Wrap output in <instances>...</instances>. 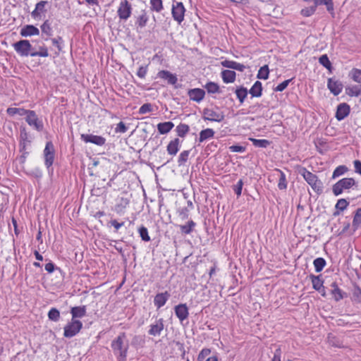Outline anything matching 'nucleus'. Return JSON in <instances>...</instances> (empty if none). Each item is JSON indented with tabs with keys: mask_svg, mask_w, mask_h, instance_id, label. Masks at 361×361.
<instances>
[{
	"mask_svg": "<svg viewBox=\"0 0 361 361\" xmlns=\"http://www.w3.org/2000/svg\"><path fill=\"white\" fill-rule=\"evenodd\" d=\"M111 347L114 354L117 357L118 361L126 360L129 345L126 340V334L125 332L120 333L119 335L111 341Z\"/></svg>",
	"mask_w": 361,
	"mask_h": 361,
	"instance_id": "f257e3e1",
	"label": "nucleus"
},
{
	"mask_svg": "<svg viewBox=\"0 0 361 361\" xmlns=\"http://www.w3.org/2000/svg\"><path fill=\"white\" fill-rule=\"evenodd\" d=\"M28 46V40L27 39H20L13 44V47L15 51L19 54L20 56H41V57H47L49 56V51L47 47L43 44L42 46H39L38 51L30 52L27 51Z\"/></svg>",
	"mask_w": 361,
	"mask_h": 361,
	"instance_id": "f03ea898",
	"label": "nucleus"
},
{
	"mask_svg": "<svg viewBox=\"0 0 361 361\" xmlns=\"http://www.w3.org/2000/svg\"><path fill=\"white\" fill-rule=\"evenodd\" d=\"M300 173L318 195L323 192V183L315 174L307 171L305 168H302L300 171Z\"/></svg>",
	"mask_w": 361,
	"mask_h": 361,
	"instance_id": "7ed1b4c3",
	"label": "nucleus"
},
{
	"mask_svg": "<svg viewBox=\"0 0 361 361\" xmlns=\"http://www.w3.org/2000/svg\"><path fill=\"white\" fill-rule=\"evenodd\" d=\"M225 115L218 106L214 109L205 108L203 110V118L205 121L221 122L224 120Z\"/></svg>",
	"mask_w": 361,
	"mask_h": 361,
	"instance_id": "20e7f679",
	"label": "nucleus"
},
{
	"mask_svg": "<svg viewBox=\"0 0 361 361\" xmlns=\"http://www.w3.org/2000/svg\"><path fill=\"white\" fill-rule=\"evenodd\" d=\"M356 185L355 180L353 178H344L336 183L332 187V191L334 195H341L344 190L350 189Z\"/></svg>",
	"mask_w": 361,
	"mask_h": 361,
	"instance_id": "39448f33",
	"label": "nucleus"
},
{
	"mask_svg": "<svg viewBox=\"0 0 361 361\" xmlns=\"http://www.w3.org/2000/svg\"><path fill=\"white\" fill-rule=\"evenodd\" d=\"M82 328V323L77 319H71L64 327L63 336L66 338L75 336Z\"/></svg>",
	"mask_w": 361,
	"mask_h": 361,
	"instance_id": "423d86ee",
	"label": "nucleus"
},
{
	"mask_svg": "<svg viewBox=\"0 0 361 361\" xmlns=\"http://www.w3.org/2000/svg\"><path fill=\"white\" fill-rule=\"evenodd\" d=\"M25 121L30 126L39 132H42L44 129L42 121L38 118L33 110H29L25 117Z\"/></svg>",
	"mask_w": 361,
	"mask_h": 361,
	"instance_id": "0eeeda50",
	"label": "nucleus"
},
{
	"mask_svg": "<svg viewBox=\"0 0 361 361\" xmlns=\"http://www.w3.org/2000/svg\"><path fill=\"white\" fill-rule=\"evenodd\" d=\"M55 149L53 143L49 141L46 143L45 148L44 149V164L46 167L49 170L52 166L54 160Z\"/></svg>",
	"mask_w": 361,
	"mask_h": 361,
	"instance_id": "6e6552de",
	"label": "nucleus"
},
{
	"mask_svg": "<svg viewBox=\"0 0 361 361\" xmlns=\"http://www.w3.org/2000/svg\"><path fill=\"white\" fill-rule=\"evenodd\" d=\"M132 12L131 4L128 0H122L118 8L117 13L121 20H126Z\"/></svg>",
	"mask_w": 361,
	"mask_h": 361,
	"instance_id": "1a4fd4ad",
	"label": "nucleus"
},
{
	"mask_svg": "<svg viewBox=\"0 0 361 361\" xmlns=\"http://www.w3.org/2000/svg\"><path fill=\"white\" fill-rule=\"evenodd\" d=\"M185 9L181 2H176L172 6V16L174 20L177 21L178 24H180L184 20Z\"/></svg>",
	"mask_w": 361,
	"mask_h": 361,
	"instance_id": "9d476101",
	"label": "nucleus"
},
{
	"mask_svg": "<svg viewBox=\"0 0 361 361\" xmlns=\"http://www.w3.org/2000/svg\"><path fill=\"white\" fill-rule=\"evenodd\" d=\"M81 139L85 142L93 143L98 146H102L106 142V139L104 137L92 134H82Z\"/></svg>",
	"mask_w": 361,
	"mask_h": 361,
	"instance_id": "9b49d317",
	"label": "nucleus"
},
{
	"mask_svg": "<svg viewBox=\"0 0 361 361\" xmlns=\"http://www.w3.org/2000/svg\"><path fill=\"white\" fill-rule=\"evenodd\" d=\"M164 324L163 318L157 319L154 324L149 326L148 334L153 336H159L164 330Z\"/></svg>",
	"mask_w": 361,
	"mask_h": 361,
	"instance_id": "f8f14e48",
	"label": "nucleus"
},
{
	"mask_svg": "<svg viewBox=\"0 0 361 361\" xmlns=\"http://www.w3.org/2000/svg\"><path fill=\"white\" fill-rule=\"evenodd\" d=\"M48 4L47 1H41L35 5V8L32 11L31 16L34 19H40L42 14H45L47 11L45 8L46 5Z\"/></svg>",
	"mask_w": 361,
	"mask_h": 361,
	"instance_id": "ddd939ff",
	"label": "nucleus"
},
{
	"mask_svg": "<svg viewBox=\"0 0 361 361\" xmlns=\"http://www.w3.org/2000/svg\"><path fill=\"white\" fill-rule=\"evenodd\" d=\"M350 111V106L346 103H341L338 105L336 112V118L338 121H342L345 117H347Z\"/></svg>",
	"mask_w": 361,
	"mask_h": 361,
	"instance_id": "4468645a",
	"label": "nucleus"
},
{
	"mask_svg": "<svg viewBox=\"0 0 361 361\" xmlns=\"http://www.w3.org/2000/svg\"><path fill=\"white\" fill-rule=\"evenodd\" d=\"M176 316L180 322L186 319L189 316V311L186 304H179L174 307Z\"/></svg>",
	"mask_w": 361,
	"mask_h": 361,
	"instance_id": "2eb2a0df",
	"label": "nucleus"
},
{
	"mask_svg": "<svg viewBox=\"0 0 361 361\" xmlns=\"http://www.w3.org/2000/svg\"><path fill=\"white\" fill-rule=\"evenodd\" d=\"M157 77L165 80L169 85H176L178 81V78L176 74L171 73L166 70H162L158 72Z\"/></svg>",
	"mask_w": 361,
	"mask_h": 361,
	"instance_id": "dca6fc26",
	"label": "nucleus"
},
{
	"mask_svg": "<svg viewBox=\"0 0 361 361\" xmlns=\"http://www.w3.org/2000/svg\"><path fill=\"white\" fill-rule=\"evenodd\" d=\"M190 99L196 102H200L205 96V91L201 88L190 89L188 92Z\"/></svg>",
	"mask_w": 361,
	"mask_h": 361,
	"instance_id": "f3484780",
	"label": "nucleus"
},
{
	"mask_svg": "<svg viewBox=\"0 0 361 361\" xmlns=\"http://www.w3.org/2000/svg\"><path fill=\"white\" fill-rule=\"evenodd\" d=\"M327 87L335 96L338 95L343 90L342 83L338 80H334L332 78L328 79Z\"/></svg>",
	"mask_w": 361,
	"mask_h": 361,
	"instance_id": "a211bd4d",
	"label": "nucleus"
},
{
	"mask_svg": "<svg viewBox=\"0 0 361 361\" xmlns=\"http://www.w3.org/2000/svg\"><path fill=\"white\" fill-rule=\"evenodd\" d=\"M171 295L168 291L164 293H157L154 299V304L157 309L163 307L167 300L169 299Z\"/></svg>",
	"mask_w": 361,
	"mask_h": 361,
	"instance_id": "6ab92c4d",
	"label": "nucleus"
},
{
	"mask_svg": "<svg viewBox=\"0 0 361 361\" xmlns=\"http://www.w3.org/2000/svg\"><path fill=\"white\" fill-rule=\"evenodd\" d=\"M181 141L179 138L176 137L171 140L166 147V151L169 155L175 156L178 153L180 147Z\"/></svg>",
	"mask_w": 361,
	"mask_h": 361,
	"instance_id": "aec40b11",
	"label": "nucleus"
},
{
	"mask_svg": "<svg viewBox=\"0 0 361 361\" xmlns=\"http://www.w3.org/2000/svg\"><path fill=\"white\" fill-rule=\"evenodd\" d=\"M20 34L22 37H24L39 35V30L35 25H26L21 28Z\"/></svg>",
	"mask_w": 361,
	"mask_h": 361,
	"instance_id": "412c9836",
	"label": "nucleus"
},
{
	"mask_svg": "<svg viewBox=\"0 0 361 361\" xmlns=\"http://www.w3.org/2000/svg\"><path fill=\"white\" fill-rule=\"evenodd\" d=\"M221 66L225 68L237 70L240 72L244 71L245 69V65L238 63L234 61L224 60V61H221Z\"/></svg>",
	"mask_w": 361,
	"mask_h": 361,
	"instance_id": "4be33fe9",
	"label": "nucleus"
},
{
	"mask_svg": "<svg viewBox=\"0 0 361 361\" xmlns=\"http://www.w3.org/2000/svg\"><path fill=\"white\" fill-rule=\"evenodd\" d=\"M71 314L72 315V319L75 318H82L86 315V306H76L71 309Z\"/></svg>",
	"mask_w": 361,
	"mask_h": 361,
	"instance_id": "5701e85b",
	"label": "nucleus"
},
{
	"mask_svg": "<svg viewBox=\"0 0 361 361\" xmlns=\"http://www.w3.org/2000/svg\"><path fill=\"white\" fill-rule=\"evenodd\" d=\"M174 127V124L171 121H166L163 123H159L157 125V130L159 133L161 135L166 134L169 133L172 128Z\"/></svg>",
	"mask_w": 361,
	"mask_h": 361,
	"instance_id": "b1692460",
	"label": "nucleus"
},
{
	"mask_svg": "<svg viewBox=\"0 0 361 361\" xmlns=\"http://www.w3.org/2000/svg\"><path fill=\"white\" fill-rule=\"evenodd\" d=\"M236 73L233 71L224 70L221 72V78L225 83L233 82L235 80Z\"/></svg>",
	"mask_w": 361,
	"mask_h": 361,
	"instance_id": "393cba45",
	"label": "nucleus"
},
{
	"mask_svg": "<svg viewBox=\"0 0 361 361\" xmlns=\"http://www.w3.org/2000/svg\"><path fill=\"white\" fill-rule=\"evenodd\" d=\"M252 97H259L262 94V85L259 81H256L249 90Z\"/></svg>",
	"mask_w": 361,
	"mask_h": 361,
	"instance_id": "a878e982",
	"label": "nucleus"
},
{
	"mask_svg": "<svg viewBox=\"0 0 361 361\" xmlns=\"http://www.w3.org/2000/svg\"><path fill=\"white\" fill-rule=\"evenodd\" d=\"M215 132L212 128H206L202 130L200 133L199 142H202L208 139L213 138L214 136Z\"/></svg>",
	"mask_w": 361,
	"mask_h": 361,
	"instance_id": "bb28decb",
	"label": "nucleus"
},
{
	"mask_svg": "<svg viewBox=\"0 0 361 361\" xmlns=\"http://www.w3.org/2000/svg\"><path fill=\"white\" fill-rule=\"evenodd\" d=\"M310 278L311 279L312 287L314 290H317L322 288V286H324V281L322 279L321 275L315 276L313 274H311L310 276Z\"/></svg>",
	"mask_w": 361,
	"mask_h": 361,
	"instance_id": "cd10ccee",
	"label": "nucleus"
},
{
	"mask_svg": "<svg viewBox=\"0 0 361 361\" xmlns=\"http://www.w3.org/2000/svg\"><path fill=\"white\" fill-rule=\"evenodd\" d=\"M249 140L252 143V145L255 147H259V148H267L271 143V141H269L268 140H265V139L258 140V139L250 137Z\"/></svg>",
	"mask_w": 361,
	"mask_h": 361,
	"instance_id": "c85d7f7f",
	"label": "nucleus"
},
{
	"mask_svg": "<svg viewBox=\"0 0 361 361\" xmlns=\"http://www.w3.org/2000/svg\"><path fill=\"white\" fill-rule=\"evenodd\" d=\"M351 300L354 303H361V288L357 284L354 286V288L352 290Z\"/></svg>",
	"mask_w": 361,
	"mask_h": 361,
	"instance_id": "c756f323",
	"label": "nucleus"
},
{
	"mask_svg": "<svg viewBox=\"0 0 361 361\" xmlns=\"http://www.w3.org/2000/svg\"><path fill=\"white\" fill-rule=\"evenodd\" d=\"M235 94L240 104H243L247 96L248 91L247 88L240 86L236 88Z\"/></svg>",
	"mask_w": 361,
	"mask_h": 361,
	"instance_id": "7c9ffc66",
	"label": "nucleus"
},
{
	"mask_svg": "<svg viewBox=\"0 0 361 361\" xmlns=\"http://www.w3.org/2000/svg\"><path fill=\"white\" fill-rule=\"evenodd\" d=\"M196 224L192 221L190 220L187 224L185 225H180L179 226L180 231L183 234H190L193 231L194 228L195 227Z\"/></svg>",
	"mask_w": 361,
	"mask_h": 361,
	"instance_id": "2f4dec72",
	"label": "nucleus"
},
{
	"mask_svg": "<svg viewBox=\"0 0 361 361\" xmlns=\"http://www.w3.org/2000/svg\"><path fill=\"white\" fill-rule=\"evenodd\" d=\"M190 130V127L188 125L185 123H180L176 128V131L178 136L180 137H184L188 133Z\"/></svg>",
	"mask_w": 361,
	"mask_h": 361,
	"instance_id": "473e14b6",
	"label": "nucleus"
},
{
	"mask_svg": "<svg viewBox=\"0 0 361 361\" xmlns=\"http://www.w3.org/2000/svg\"><path fill=\"white\" fill-rule=\"evenodd\" d=\"M128 204V200L121 198L120 200V202L117 203L114 206V211L119 214H123Z\"/></svg>",
	"mask_w": 361,
	"mask_h": 361,
	"instance_id": "72a5a7b5",
	"label": "nucleus"
},
{
	"mask_svg": "<svg viewBox=\"0 0 361 361\" xmlns=\"http://www.w3.org/2000/svg\"><path fill=\"white\" fill-rule=\"evenodd\" d=\"M29 110L23 108L9 107L7 109L6 112L9 116H14L18 114L20 116H26Z\"/></svg>",
	"mask_w": 361,
	"mask_h": 361,
	"instance_id": "f704fd0d",
	"label": "nucleus"
},
{
	"mask_svg": "<svg viewBox=\"0 0 361 361\" xmlns=\"http://www.w3.org/2000/svg\"><path fill=\"white\" fill-rule=\"evenodd\" d=\"M279 173V179L278 183V188L279 190H286L287 188V181L285 173L280 169H276Z\"/></svg>",
	"mask_w": 361,
	"mask_h": 361,
	"instance_id": "c9c22d12",
	"label": "nucleus"
},
{
	"mask_svg": "<svg viewBox=\"0 0 361 361\" xmlns=\"http://www.w3.org/2000/svg\"><path fill=\"white\" fill-rule=\"evenodd\" d=\"M313 264L317 272H320L326 264V260L323 257H317L314 262Z\"/></svg>",
	"mask_w": 361,
	"mask_h": 361,
	"instance_id": "e433bc0d",
	"label": "nucleus"
},
{
	"mask_svg": "<svg viewBox=\"0 0 361 361\" xmlns=\"http://www.w3.org/2000/svg\"><path fill=\"white\" fill-rule=\"evenodd\" d=\"M204 88L207 90L208 93L214 94L219 93L220 88L217 83L214 82H209L204 85Z\"/></svg>",
	"mask_w": 361,
	"mask_h": 361,
	"instance_id": "4c0bfd02",
	"label": "nucleus"
},
{
	"mask_svg": "<svg viewBox=\"0 0 361 361\" xmlns=\"http://www.w3.org/2000/svg\"><path fill=\"white\" fill-rule=\"evenodd\" d=\"M150 3V9L152 11H156L159 13L163 9V3L162 0H149Z\"/></svg>",
	"mask_w": 361,
	"mask_h": 361,
	"instance_id": "58836bf2",
	"label": "nucleus"
},
{
	"mask_svg": "<svg viewBox=\"0 0 361 361\" xmlns=\"http://www.w3.org/2000/svg\"><path fill=\"white\" fill-rule=\"evenodd\" d=\"M269 69L268 65L261 67L257 73V78L258 79L267 80L269 78Z\"/></svg>",
	"mask_w": 361,
	"mask_h": 361,
	"instance_id": "ea45409f",
	"label": "nucleus"
},
{
	"mask_svg": "<svg viewBox=\"0 0 361 361\" xmlns=\"http://www.w3.org/2000/svg\"><path fill=\"white\" fill-rule=\"evenodd\" d=\"M361 224V208H358L355 213L353 220V227L354 231L357 229V228Z\"/></svg>",
	"mask_w": 361,
	"mask_h": 361,
	"instance_id": "a19ab883",
	"label": "nucleus"
},
{
	"mask_svg": "<svg viewBox=\"0 0 361 361\" xmlns=\"http://www.w3.org/2000/svg\"><path fill=\"white\" fill-rule=\"evenodd\" d=\"M148 16L147 15V12L145 10H142L141 15L137 19L136 23L139 27H144L146 26Z\"/></svg>",
	"mask_w": 361,
	"mask_h": 361,
	"instance_id": "79ce46f5",
	"label": "nucleus"
},
{
	"mask_svg": "<svg viewBox=\"0 0 361 361\" xmlns=\"http://www.w3.org/2000/svg\"><path fill=\"white\" fill-rule=\"evenodd\" d=\"M316 7L317 5H325L328 11H334V3L332 0H314Z\"/></svg>",
	"mask_w": 361,
	"mask_h": 361,
	"instance_id": "37998d69",
	"label": "nucleus"
},
{
	"mask_svg": "<svg viewBox=\"0 0 361 361\" xmlns=\"http://www.w3.org/2000/svg\"><path fill=\"white\" fill-rule=\"evenodd\" d=\"M48 318L51 321L58 322L60 319V312L55 307H52L48 312Z\"/></svg>",
	"mask_w": 361,
	"mask_h": 361,
	"instance_id": "c03bdc74",
	"label": "nucleus"
},
{
	"mask_svg": "<svg viewBox=\"0 0 361 361\" xmlns=\"http://www.w3.org/2000/svg\"><path fill=\"white\" fill-rule=\"evenodd\" d=\"M319 62L321 65L325 67L329 71H331L332 65L331 61L329 59V57L326 54L322 55L319 59Z\"/></svg>",
	"mask_w": 361,
	"mask_h": 361,
	"instance_id": "a18cd8bd",
	"label": "nucleus"
},
{
	"mask_svg": "<svg viewBox=\"0 0 361 361\" xmlns=\"http://www.w3.org/2000/svg\"><path fill=\"white\" fill-rule=\"evenodd\" d=\"M138 233L140 234V236L141 239L143 241L149 242L150 240V237H149V233H148V230H147V228L145 226H141L138 228Z\"/></svg>",
	"mask_w": 361,
	"mask_h": 361,
	"instance_id": "49530a36",
	"label": "nucleus"
},
{
	"mask_svg": "<svg viewBox=\"0 0 361 361\" xmlns=\"http://www.w3.org/2000/svg\"><path fill=\"white\" fill-rule=\"evenodd\" d=\"M331 293L336 301H339L346 297V293L340 288L331 289Z\"/></svg>",
	"mask_w": 361,
	"mask_h": 361,
	"instance_id": "de8ad7c7",
	"label": "nucleus"
},
{
	"mask_svg": "<svg viewBox=\"0 0 361 361\" xmlns=\"http://www.w3.org/2000/svg\"><path fill=\"white\" fill-rule=\"evenodd\" d=\"M42 32L47 36L52 35V29L48 20H46L40 27Z\"/></svg>",
	"mask_w": 361,
	"mask_h": 361,
	"instance_id": "09e8293b",
	"label": "nucleus"
},
{
	"mask_svg": "<svg viewBox=\"0 0 361 361\" xmlns=\"http://www.w3.org/2000/svg\"><path fill=\"white\" fill-rule=\"evenodd\" d=\"M190 152V150H184L179 154L178 159V166L184 165L187 162L189 157Z\"/></svg>",
	"mask_w": 361,
	"mask_h": 361,
	"instance_id": "8fccbe9b",
	"label": "nucleus"
},
{
	"mask_svg": "<svg viewBox=\"0 0 361 361\" xmlns=\"http://www.w3.org/2000/svg\"><path fill=\"white\" fill-rule=\"evenodd\" d=\"M351 78L356 82L361 83V70L353 68L350 73Z\"/></svg>",
	"mask_w": 361,
	"mask_h": 361,
	"instance_id": "3c124183",
	"label": "nucleus"
},
{
	"mask_svg": "<svg viewBox=\"0 0 361 361\" xmlns=\"http://www.w3.org/2000/svg\"><path fill=\"white\" fill-rule=\"evenodd\" d=\"M346 171H348V168L345 166H344V165L338 166L334 171L332 178H335L336 177H338V176L344 174Z\"/></svg>",
	"mask_w": 361,
	"mask_h": 361,
	"instance_id": "603ef678",
	"label": "nucleus"
},
{
	"mask_svg": "<svg viewBox=\"0 0 361 361\" xmlns=\"http://www.w3.org/2000/svg\"><path fill=\"white\" fill-rule=\"evenodd\" d=\"M316 5H313L309 7H306L301 10V14L305 17L311 16L316 11Z\"/></svg>",
	"mask_w": 361,
	"mask_h": 361,
	"instance_id": "864d4df0",
	"label": "nucleus"
},
{
	"mask_svg": "<svg viewBox=\"0 0 361 361\" xmlns=\"http://www.w3.org/2000/svg\"><path fill=\"white\" fill-rule=\"evenodd\" d=\"M346 91L348 95L357 97L361 93V88L357 85H355L353 86L352 87L346 89Z\"/></svg>",
	"mask_w": 361,
	"mask_h": 361,
	"instance_id": "5fc2aeb1",
	"label": "nucleus"
},
{
	"mask_svg": "<svg viewBox=\"0 0 361 361\" xmlns=\"http://www.w3.org/2000/svg\"><path fill=\"white\" fill-rule=\"evenodd\" d=\"M349 202L345 199H340L336 204V209L343 212L348 206Z\"/></svg>",
	"mask_w": 361,
	"mask_h": 361,
	"instance_id": "6e6d98bb",
	"label": "nucleus"
},
{
	"mask_svg": "<svg viewBox=\"0 0 361 361\" xmlns=\"http://www.w3.org/2000/svg\"><path fill=\"white\" fill-rule=\"evenodd\" d=\"M29 154L28 152H24L20 157H17L16 159V163L20 165V167L21 169H24V164L25 163L26 158L27 154Z\"/></svg>",
	"mask_w": 361,
	"mask_h": 361,
	"instance_id": "4d7b16f0",
	"label": "nucleus"
},
{
	"mask_svg": "<svg viewBox=\"0 0 361 361\" xmlns=\"http://www.w3.org/2000/svg\"><path fill=\"white\" fill-rule=\"evenodd\" d=\"M152 111V106L149 103H146L142 105L139 109V114H145L149 112H151Z\"/></svg>",
	"mask_w": 361,
	"mask_h": 361,
	"instance_id": "13d9d810",
	"label": "nucleus"
},
{
	"mask_svg": "<svg viewBox=\"0 0 361 361\" xmlns=\"http://www.w3.org/2000/svg\"><path fill=\"white\" fill-rule=\"evenodd\" d=\"M291 80H292V79L284 80L283 82H282L280 84H279L276 87H274V90L275 92H282V91H283L287 87V86L288 85V84L290 83V82Z\"/></svg>",
	"mask_w": 361,
	"mask_h": 361,
	"instance_id": "bf43d9fd",
	"label": "nucleus"
},
{
	"mask_svg": "<svg viewBox=\"0 0 361 361\" xmlns=\"http://www.w3.org/2000/svg\"><path fill=\"white\" fill-rule=\"evenodd\" d=\"M145 343V339L142 336H135L132 339V345L135 346H142Z\"/></svg>",
	"mask_w": 361,
	"mask_h": 361,
	"instance_id": "052dcab7",
	"label": "nucleus"
},
{
	"mask_svg": "<svg viewBox=\"0 0 361 361\" xmlns=\"http://www.w3.org/2000/svg\"><path fill=\"white\" fill-rule=\"evenodd\" d=\"M27 175L33 176L36 178H40L42 176V172L40 169L35 168L30 171L25 172Z\"/></svg>",
	"mask_w": 361,
	"mask_h": 361,
	"instance_id": "680f3d73",
	"label": "nucleus"
},
{
	"mask_svg": "<svg viewBox=\"0 0 361 361\" xmlns=\"http://www.w3.org/2000/svg\"><path fill=\"white\" fill-rule=\"evenodd\" d=\"M243 186V181L242 179H240L237 184L233 186V190L238 197L241 195L242 189Z\"/></svg>",
	"mask_w": 361,
	"mask_h": 361,
	"instance_id": "e2e57ef3",
	"label": "nucleus"
},
{
	"mask_svg": "<svg viewBox=\"0 0 361 361\" xmlns=\"http://www.w3.org/2000/svg\"><path fill=\"white\" fill-rule=\"evenodd\" d=\"M127 130H128V128L126 127L125 123L122 121L119 122L115 128L116 133H124L127 131Z\"/></svg>",
	"mask_w": 361,
	"mask_h": 361,
	"instance_id": "0e129e2a",
	"label": "nucleus"
},
{
	"mask_svg": "<svg viewBox=\"0 0 361 361\" xmlns=\"http://www.w3.org/2000/svg\"><path fill=\"white\" fill-rule=\"evenodd\" d=\"M53 45L56 46L58 48V50L60 51L62 49V47L60 44L61 42H63V39L61 37L58 36L56 38H53L51 39Z\"/></svg>",
	"mask_w": 361,
	"mask_h": 361,
	"instance_id": "69168bd1",
	"label": "nucleus"
},
{
	"mask_svg": "<svg viewBox=\"0 0 361 361\" xmlns=\"http://www.w3.org/2000/svg\"><path fill=\"white\" fill-rule=\"evenodd\" d=\"M147 72V66H140L137 72V75L140 78H145Z\"/></svg>",
	"mask_w": 361,
	"mask_h": 361,
	"instance_id": "338daca9",
	"label": "nucleus"
},
{
	"mask_svg": "<svg viewBox=\"0 0 361 361\" xmlns=\"http://www.w3.org/2000/svg\"><path fill=\"white\" fill-rule=\"evenodd\" d=\"M229 149L232 152H244L245 147L240 145H232L229 147Z\"/></svg>",
	"mask_w": 361,
	"mask_h": 361,
	"instance_id": "774afa93",
	"label": "nucleus"
}]
</instances>
